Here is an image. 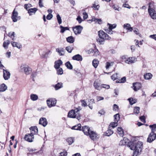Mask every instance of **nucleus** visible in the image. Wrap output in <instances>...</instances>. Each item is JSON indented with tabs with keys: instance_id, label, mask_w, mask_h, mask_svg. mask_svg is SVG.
Returning a JSON list of instances; mask_svg holds the SVG:
<instances>
[{
	"instance_id": "obj_1",
	"label": "nucleus",
	"mask_w": 156,
	"mask_h": 156,
	"mask_svg": "<svg viewBox=\"0 0 156 156\" xmlns=\"http://www.w3.org/2000/svg\"><path fill=\"white\" fill-rule=\"evenodd\" d=\"M31 133L26 134L24 136V139L29 142H32L34 138V135L38 134V129L36 126L31 127L30 128Z\"/></svg>"
},
{
	"instance_id": "obj_2",
	"label": "nucleus",
	"mask_w": 156,
	"mask_h": 156,
	"mask_svg": "<svg viewBox=\"0 0 156 156\" xmlns=\"http://www.w3.org/2000/svg\"><path fill=\"white\" fill-rule=\"evenodd\" d=\"M128 145L130 147V149L132 150L136 151V150H138L140 147L142 150L143 143L140 141L137 142L134 140L133 141H131L128 144Z\"/></svg>"
},
{
	"instance_id": "obj_3",
	"label": "nucleus",
	"mask_w": 156,
	"mask_h": 156,
	"mask_svg": "<svg viewBox=\"0 0 156 156\" xmlns=\"http://www.w3.org/2000/svg\"><path fill=\"white\" fill-rule=\"evenodd\" d=\"M154 2H150L149 3L148 11L151 17L153 19H156V13L154 9Z\"/></svg>"
},
{
	"instance_id": "obj_4",
	"label": "nucleus",
	"mask_w": 156,
	"mask_h": 156,
	"mask_svg": "<svg viewBox=\"0 0 156 156\" xmlns=\"http://www.w3.org/2000/svg\"><path fill=\"white\" fill-rule=\"evenodd\" d=\"M114 122H112L110 123L109 126V128L112 127V128L117 126L118 125V122L119 120L120 117L119 114H117L114 115Z\"/></svg>"
},
{
	"instance_id": "obj_5",
	"label": "nucleus",
	"mask_w": 156,
	"mask_h": 156,
	"mask_svg": "<svg viewBox=\"0 0 156 156\" xmlns=\"http://www.w3.org/2000/svg\"><path fill=\"white\" fill-rule=\"evenodd\" d=\"M99 37L101 38L104 40H109L111 39L110 37L106 33L102 30H100L98 32Z\"/></svg>"
},
{
	"instance_id": "obj_6",
	"label": "nucleus",
	"mask_w": 156,
	"mask_h": 156,
	"mask_svg": "<svg viewBox=\"0 0 156 156\" xmlns=\"http://www.w3.org/2000/svg\"><path fill=\"white\" fill-rule=\"evenodd\" d=\"M56 101L55 99L49 98L47 100V103L48 107L51 108L55 106Z\"/></svg>"
},
{
	"instance_id": "obj_7",
	"label": "nucleus",
	"mask_w": 156,
	"mask_h": 156,
	"mask_svg": "<svg viewBox=\"0 0 156 156\" xmlns=\"http://www.w3.org/2000/svg\"><path fill=\"white\" fill-rule=\"evenodd\" d=\"M68 116L71 118H76L79 120L80 119V116L79 115L78 116H77L75 112L74 111V110H72L69 112L68 114Z\"/></svg>"
},
{
	"instance_id": "obj_8",
	"label": "nucleus",
	"mask_w": 156,
	"mask_h": 156,
	"mask_svg": "<svg viewBox=\"0 0 156 156\" xmlns=\"http://www.w3.org/2000/svg\"><path fill=\"white\" fill-rule=\"evenodd\" d=\"M156 134L155 133H150L149 134L147 140V141L149 143H151L155 140Z\"/></svg>"
},
{
	"instance_id": "obj_9",
	"label": "nucleus",
	"mask_w": 156,
	"mask_h": 156,
	"mask_svg": "<svg viewBox=\"0 0 156 156\" xmlns=\"http://www.w3.org/2000/svg\"><path fill=\"white\" fill-rule=\"evenodd\" d=\"M83 29V27L82 26L79 25L73 27V30L75 34L77 35L80 34Z\"/></svg>"
},
{
	"instance_id": "obj_10",
	"label": "nucleus",
	"mask_w": 156,
	"mask_h": 156,
	"mask_svg": "<svg viewBox=\"0 0 156 156\" xmlns=\"http://www.w3.org/2000/svg\"><path fill=\"white\" fill-rule=\"evenodd\" d=\"M12 18L14 22H16L18 19H20L19 17L18 16V12L15 11V9L13 10L12 12Z\"/></svg>"
},
{
	"instance_id": "obj_11",
	"label": "nucleus",
	"mask_w": 156,
	"mask_h": 156,
	"mask_svg": "<svg viewBox=\"0 0 156 156\" xmlns=\"http://www.w3.org/2000/svg\"><path fill=\"white\" fill-rule=\"evenodd\" d=\"M136 58L135 57H130L124 60V62L126 63L129 64H131L135 62L136 61Z\"/></svg>"
},
{
	"instance_id": "obj_12",
	"label": "nucleus",
	"mask_w": 156,
	"mask_h": 156,
	"mask_svg": "<svg viewBox=\"0 0 156 156\" xmlns=\"http://www.w3.org/2000/svg\"><path fill=\"white\" fill-rule=\"evenodd\" d=\"M3 77L5 80H8L10 77V73L6 70L3 69Z\"/></svg>"
},
{
	"instance_id": "obj_13",
	"label": "nucleus",
	"mask_w": 156,
	"mask_h": 156,
	"mask_svg": "<svg viewBox=\"0 0 156 156\" xmlns=\"http://www.w3.org/2000/svg\"><path fill=\"white\" fill-rule=\"evenodd\" d=\"M21 68L24 69V72L27 75L29 74L31 71V69L28 66L23 65L21 66Z\"/></svg>"
},
{
	"instance_id": "obj_14",
	"label": "nucleus",
	"mask_w": 156,
	"mask_h": 156,
	"mask_svg": "<svg viewBox=\"0 0 156 156\" xmlns=\"http://www.w3.org/2000/svg\"><path fill=\"white\" fill-rule=\"evenodd\" d=\"M82 130L84 134L87 136H88L90 131H91L90 130V128L87 126H84L83 127Z\"/></svg>"
},
{
	"instance_id": "obj_15",
	"label": "nucleus",
	"mask_w": 156,
	"mask_h": 156,
	"mask_svg": "<svg viewBox=\"0 0 156 156\" xmlns=\"http://www.w3.org/2000/svg\"><path fill=\"white\" fill-rule=\"evenodd\" d=\"M88 136H89V137L92 140H94L97 139L98 138V135L96 133L92 131H90Z\"/></svg>"
},
{
	"instance_id": "obj_16",
	"label": "nucleus",
	"mask_w": 156,
	"mask_h": 156,
	"mask_svg": "<svg viewBox=\"0 0 156 156\" xmlns=\"http://www.w3.org/2000/svg\"><path fill=\"white\" fill-rule=\"evenodd\" d=\"M141 87V84L139 83H133V88L135 91H137L139 90Z\"/></svg>"
},
{
	"instance_id": "obj_17",
	"label": "nucleus",
	"mask_w": 156,
	"mask_h": 156,
	"mask_svg": "<svg viewBox=\"0 0 156 156\" xmlns=\"http://www.w3.org/2000/svg\"><path fill=\"white\" fill-rule=\"evenodd\" d=\"M39 124L42 125L43 126L45 127L48 124V122L45 118L42 117L39 120Z\"/></svg>"
},
{
	"instance_id": "obj_18",
	"label": "nucleus",
	"mask_w": 156,
	"mask_h": 156,
	"mask_svg": "<svg viewBox=\"0 0 156 156\" xmlns=\"http://www.w3.org/2000/svg\"><path fill=\"white\" fill-rule=\"evenodd\" d=\"M62 62L61 60H58L55 62L54 67L55 69L59 68L61 65L62 64Z\"/></svg>"
},
{
	"instance_id": "obj_19",
	"label": "nucleus",
	"mask_w": 156,
	"mask_h": 156,
	"mask_svg": "<svg viewBox=\"0 0 156 156\" xmlns=\"http://www.w3.org/2000/svg\"><path fill=\"white\" fill-rule=\"evenodd\" d=\"M56 51L60 55H63L64 54V49L63 48H58L56 49Z\"/></svg>"
},
{
	"instance_id": "obj_20",
	"label": "nucleus",
	"mask_w": 156,
	"mask_h": 156,
	"mask_svg": "<svg viewBox=\"0 0 156 156\" xmlns=\"http://www.w3.org/2000/svg\"><path fill=\"white\" fill-rule=\"evenodd\" d=\"M94 87L96 89L100 90L101 89V87L98 81H95L94 83Z\"/></svg>"
},
{
	"instance_id": "obj_21",
	"label": "nucleus",
	"mask_w": 156,
	"mask_h": 156,
	"mask_svg": "<svg viewBox=\"0 0 156 156\" xmlns=\"http://www.w3.org/2000/svg\"><path fill=\"white\" fill-rule=\"evenodd\" d=\"M53 86L55 88V90H58L63 87V83H58L57 84L53 85Z\"/></svg>"
},
{
	"instance_id": "obj_22",
	"label": "nucleus",
	"mask_w": 156,
	"mask_h": 156,
	"mask_svg": "<svg viewBox=\"0 0 156 156\" xmlns=\"http://www.w3.org/2000/svg\"><path fill=\"white\" fill-rule=\"evenodd\" d=\"M123 28L129 31H132L133 30V28L130 27V24L129 23L124 24L123 25Z\"/></svg>"
},
{
	"instance_id": "obj_23",
	"label": "nucleus",
	"mask_w": 156,
	"mask_h": 156,
	"mask_svg": "<svg viewBox=\"0 0 156 156\" xmlns=\"http://www.w3.org/2000/svg\"><path fill=\"white\" fill-rule=\"evenodd\" d=\"M37 9L36 8L30 9L28 10V12L30 15H31L35 13Z\"/></svg>"
},
{
	"instance_id": "obj_24",
	"label": "nucleus",
	"mask_w": 156,
	"mask_h": 156,
	"mask_svg": "<svg viewBox=\"0 0 156 156\" xmlns=\"http://www.w3.org/2000/svg\"><path fill=\"white\" fill-rule=\"evenodd\" d=\"M72 58L73 60L77 61H82V56L79 54H77L74 56L72 57Z\"/></svg>"
},
{
	"instance_id": "obj_25",
	"label": "nucleus",
	"mask_w": 156,
	"mask_h": 156,
	"mask_svg": "<svg viewBox=\"0 0 156 156\" xmlns=\"http://www.w3.org/2000/svg\"><path fill=\"white\" fill-rule=\"evenodd\" d=\"M117 133L120 136H123L124 135V131L121 127H118L117 128Z\"/></svg>"
},
{
	"instance_id": "obj_26",
	"label": "nucleus",
	"mask_w": 156,
	"mask_h": 156,
	"mask_svg": "<svg viewBox=\"0 0 156 156\" xmlns=\"http://www.w3.org/2000/svg\"><path fill=\"white\" fill-rule=\"evenodd\" d=\"M126 140H127V141H128L129 139L126 138H124L123 140H121L120 141L119 145L121 146H123L126 145Z\"/></svg>"
},
{
	"instance_id": "obj_27",
	"label": "nucleus",
	"mask_w": 156,
	"mask_h": 156,
	"mask_svg": "<svg viewBox=\"0 0 156 156\" xmlns=\"http://www.w3.org/2000/svg\"><path fill=\"white\" fill-rule=\"evenodd\" d=\"M7 88L6 85L4 84L0 85V92H3L5 91Z\"/></svg>"
},
{
	"instance_id": "obj_28",
	"label": "nucleus",
	"mask_w": 156,
	"mask_h": 156,
	"mask_svg": "<svg viewBox=\"0 0 156 156\" xmlns=\"http://www.w3.org/2000/svg\"><path fill=\"white\" fill-rule=\"evenodd\" d=\"M88 101L90 102L88 104V106L90 109H92L93 108V105L94 103V100L93 99H91L89 100Z\"/></svg>"
},
{
	"instance_id": "obj_29",
	"label": "nucleus",
	"mask_w": 156,
	"mask_h": 156,
	"mask_svg": "<svg viewBox=\"0 0 156 156\" xmlns=\"http://www.w3.org/2000/svg\"><path fill=\"white\" fill-rule=\"evenodd\" d=\"M72 129H73L81 130H82L81 128V125L80 124H79L77 125H76L72 127Z\"/></svg>"
},
{
	"instance_id": "obj_30",
	"label": "nucleus",
	"mask_w": 156,
	"mask_h": 156,
	"mask_svg": "<svg viewBox=\"0 0 156 156\" xmlns=\"http://www.w3.org/2000/svg\"><path fill=\"white\" fill-rule=\"evenodd\" d=\"M149 127L151 129V133H154L156 130V124H154L149 126Z\"/></svg>"
},
{
	"instance_id": "obj_31",
	"label": "nucleus",
	"mask_w": 156,
	"mask_h": 156,
	"mask_svg": "<svg viewBox=\"0 0 156 156\" xmlns=\"http://www.w3.org/2000/svg\"><path fill=\"white\" fill-rule=\"evenodd\" d=\"M66 40L68 42L72 43L74 41V39L72 36H70L66 38Z\"/></svg>"
},
{
	"instance_id": "obj_32",
	"label": "nucleus",
	"mask_w": 156,
	"mask_h": 156,
	"mask_svg": "<svg viewBox=\"0 0 156 156\" xmlns=\"http://www.w3.org/2000/svg\"><path fill=\"white\" fill-rule=\"evenodd\" d=\"M144 77L145 79L149 80L152 77V75L151 73H147L144 74Z\"/></svg>"
},
{
	"instance_id": "obj_33",
	"label": "nucleus",
	"mask_w": 156,
	"mask_h": 156,
	"mask_svg": "<svg viewBox=\"0 0 156 156\" xmlns=\"http://www.w3.org/2000/svg\"><path fill=\"white\" fill-rule=\"evenodd\" d=\"M11 44L13 47H16L19 49L20 48L22 47L20 44L14 42H12Z\"/></svg>"
},
{
	"instance_id": "obj_34",
	"label": "nucleus",
	"mask_w": 156,
	"mask_h": 156,
	"mask_svg": "<svg viewBox=\"0 0 156 156\" xmlns=\"http://www.w3.org/2000/svg\"><path fill=\"white\" fill-rule=\"evenodd\" d=\"M113 133V131L110 128H108V129L106 132V135L108 136H109Z\"/></svg>"
},
{
	"instance_id": "obj_35",
	"label": "nucleus",
	"mask_w": 156,
	"mask_h": 156,
	"mask_svg": "<svg viewBox=\"0 0 156 156\" xmlns=\"http://www.w3.org/2000/svg\"><path fill=\"white\" fill-rule=\"evenodd\" d=\"M31 99L33 101H36L38 99V96L36 94H32L30 96Z\"/></svg>"
},
{
	"instance_id": "obj_36",
	"label": "nucleus",
	"mask_w": 156,
	"mask_h": 156,
	"mask_svg": "<svg viewBox=\"0 0 156 156\" xmlns=\"http://www.w3.org/2000/svg\"><path fill=\"white\" fill-rule=\"evenodd\" d=\"M107 26L108 27V29L110 30H112L113 29L115 28L116 26V25L115 24H112L109 23L107 24Z\"/></svg>"
},
{
	"instance_id": "obj_37",
	"label": "nucleus",
	"mask_w": 156,
	"mask_h": 156,
	"mask_svg": "<svg viewBox=\"0 0 156 156\" xmlns=\"http://www.w3.org/2000/svg\"><path fill=\"white\" fill-rule=\"evenodd\" d=\"M99 64V61L96 59H94L92 62V64L93 66L95 68H96L98 66V64Z\"/></svg>"
},
{
	"instance_id": "obj_38",
	"label": "nucleus",
	"mask_w": 156,
	"mask_h": 156,
	"mask_svg": "<svg viewBox=\"0 0 156 156\" xmlns=\"http://www.w3.org/2000/svg\"><path fill=\"white\" fill-rule=\"evenodd\" d=\"M128 100L129 102V103L131 105H133L136 102V100L135 99H133L132 98H130L128 99Z\"/></svg>"
},
{
	"instance_id": "obj_39",
	"label": "nucleus",
	"mask_w": 156,
	"mask_h": 156,
	"mask_svg": "<svg viewBox=\"0 0 156 156\" xmlns=\"http://www.w3.org/2000/svg\"><path fill=\"white\" fill-rule=\"evenodd\" d=\"M65 66L67 68L70 69H73V66L69 62H67L65 63Z\"/></svg>"
},
{
	"instance_id": "obj_40",
	"label": "nucleus",
	"mask_w": 156,
	"mask_h": 156,
	"mask_svg": "<svg viewBox=\"0 0 156 156\" xmlns=\"http://www.w3.org/2000/svg\"><path fill=\"white\" fill-rule=\"evenodd\" d=\"M60 27L61 29L60 32L62 33H64L66 30H69V28L68 27H64L62 26L61 25L60 26Z\"/></svg>"
},
{
	"instance_id": "obj_41",
	"label": "nucleus",
	"mask_w": 156,
	"mask_h": 156,
	"mask_svg": "<svg viewBox=\"0 0 156 156\" xmlns=\"http://www.w3.org/2000/svg\"><path fill=\"white\" fill-rule=\"evenodd\" d=\"M57 69V73L58 75H62L63 73V70L61 68L56 69Z\"/></svg>"
},
{
	"instance_id": "obj_42",
	"label": "nucleus",
	"mask_w": 156,
	"mask_h": 156,
	"mask_svg": "<svg viewBox=\"0 0 156 156\" xmlns=\"http://www.w3.org/2000/svg\"><path fill=\"white\" fill-rule=\"evenodd\" d=\"M10 42L9 41L7 40L4 41L3 44V46L5 48H7L8 45L9 44Z\"/></svg>"
},
{
	"instance_id": "obj_43",
	"label": "nucleus",
	"mask_w": 156,
	"mask_h": 156,
	"mask_svg": "<svg viewBox=\"0 0 156 156\" xmlns=\"http://www.w3.org/2000/svg\"><path fill=\"white\" fill-rule=\"evenodd\" d=\"M140 148V147L138 150L137 149L134 152L133 156H137L138 154L141 151V149Z\"/></svg>"
},
{
	"instance_id": "obj_44",
	"label": "nucleus",
	"mask_w": 156,
	"mask_h": 156,
	"mask_svg": "<svg viewBox=\"0 0 156 156\" xmlns=\"http://www.w3.org/2000/svg\"><path fill=\"white\" fill-rule=\"evenodd\" d=\"M67 141L69 145H71L74 142V139L72 137L69 138L67 139Z\"/></svg>"
},
{
	"instance_id": "obj_45",
	"label": "nucleus",
	"mask_w": 156,
	"mask_h": 156,
	"mask_svg": "<svg viewBox=\"0 0 156 156\" xmlns=\"http://www.w3.org/2000/svg\"><path fill=\"white\" fill-rule=\"evenodd\" d=\"M66 49L69 53H71V52L73 50V48L71 46H68L66 48Z\"/></svg>"
},
{
	"instance_id": "obj_46",
	"label": "nucleus",
	"mask_w": 156,
	"mask_h": 156,
	"mask_svg": "<svg viewBox=\"0 0 156 156\" xmlns=\"http://www.w3.org/2000/svg\"><path fill=\"white\" fill-rule=\"evenodd\" d=\"M140 108L139 107H136L134 108V112L136 114H138L140 112Z\"/></svg>"
},
{
	"instance_id": "obj_47",
	"label": "nucleus",
	"mask_w": 156,
	"mask_h": 156,
	"mask_svg": "<svg viewBox=\"0 0 156 156\" xmlns=\"http://www.w3.org/2000/svg\"><path fill=\"white\" fill-rule=\"evenodd\" d=\"M91 7L95 10H98L99 8V5H96L95 4H94Z\"/></svg>"
},
{
	"instance_id": "obj_48",
	"label": "nucleus",
	"mask_w": 156,
	"mask_h": 156,
	"mask_svg": "<svg viewBox=\"0 0 156 156\" xmlns=\"http://www.w3.org/2000/svg\"><path fill=\"white\" fill-rule=\"evenodd\" d=\"M57 18L58 20V21L59 24H61L62 23V20L61 17L59 14H58L57 15Z\"/></svg>"
},
{
	"instance_id": "obj_49",
	"label": "nucleus",
	"mask_w": 156,
	"mask_h": 156,
	"mask_svg": "<svg viewBox=\"0 0 156 156\" xmlns=\"http://www.w3.org/2000/svg\"><path fill=\"white\" fill-rule=\"evenodd\" d=\"M14 32H10L9 33L8 36L11 38H12L13 40H14Z\"/></svg>"
},
{
	"instance_id": "obj_50",
	"label": "nucleus",
	"mask_w": 156,
	"mask_h": 156,
	"mask_svg": "<svg viewBox=\"0 0 156 156\" xmlns=\"http://www.w3.org/2000/svg\"><path fill=\"white\" fill-rule=\"evenodd\" d=\"M67 155V152L66 151H63L60 153L58 156H66Z\"/></svg>"
},
{
	"instance_id": "obj_51",
	"label": "nucleus",
	"mask_w": 156,
	"mask_h": 156,
	"mask_svg": "<svg viewBox=\"0 0 156 156\" xmlns=\"http://www.w3.org/2000/svg\"><path fill=\"white\" fill-rule=\"evenodd\" d=\"M126 77H122V78L121 79V80H119V81H120L119 82H118L117 81H116V82L117 83H124V82H125L126 81Z\"/></svg>"
},
{
	"instance_id": "obj_52",
	"label": "nucleus",
	"mask_w": 156,
	"mask_h": 156,
	"mask_svg": "<svg viewBox=\"0 0 156 156\" xmlns=\"http://www.w3.org/2000/svg\"><path fill=\"white\" fill-rule=\"evenodd\" d=\"M105 40L102 38L99 37V38H98L97 40V42L100 43V44H101Z\"/></svg>"
},
{
	"instance_id": "obj_53",
	"label": "nucleus",
	"mask_w": 156,
	"mask_h": 156,
	"mask_svg": "<svg viewBox=\"0 0 156 156\" xmlns=\"http://www.w3.org/2000/svg\"><path fill=\"white\" fill-rule=\"evenodd\" d=\"M117 73L113 74L112 76H111L112 79L113 80H115L116 79H117Z\"/></svg>"
},
{
	"instance_id": "obj_54",
	"label": "nucleus",
	"mask_w": 156,
	"mask_h": 156,
	"mask_svg": "<svg viewBox=\"0 0 156 156\" xmlns=\"http://www.w3.org/2000/svg\"><path fill=\"white\" fill-rule=\"evenodd\" d=\"M81 102L82 103V105L83 106L85 107L87 106V103L86 101L84 100H81Z\"/></svg>"
},
{
	"instance_id": "obj_55",
	"label": "nucleus",
	"mask_w": 156,
	"mask_h": 156,
	"mask_svg": "<svg viewBox=\"0 0 156 156\" xmlns=\"http://www.w3.org/2000/svg\"><path fill=\"white\" fill-rule=\"evenodd\" d=\"M140 120L144 123L145 122V117L144 116H141L140 117Z\"/></svg>"
},
{
	"instance_id": "obj_56",
	"label": "nucleus",
	"mask_w": 156,
	"mask_h": 156,
	"mask_svg": "<svg viewBox=\"0 0 156 156\" xmlns=\"http://www.w3.org/2000/svg\"><path fill=\"white\" fill-rule=\"evenodd\" d=\"M112 30H110L109 29H105V30L106 32L109 34H112L113 33V31Z\"/></svg>"
},
{
	"instance_id": "obj_57",
	"label": "nucleus",
	"mask_w": 156,
	"mask_h": 156,
	"mask_svg": "<svg viewBox=\"0 0 156 156\" xmlns=\"http://www.w3.org/2000/svg\"><path fill=\"white\" fill-rule=\"evenodd\" d=\"M113 110L114 111H116L119 108L118 106L116 104H114L113 106Z\"/></svg>"
},
{
	"instance_id": "obj_58",
	"label": "nucleus",
	"mask_w": 156,
	"mask_h": 156,
	"mask_svg": "<svg viewBox=\"0 0 156 156\" xmlns=\"http://www.w3.org/2000/svg\"><path fill=\"white\" fill-rule=\"evenodd\" d=\"M83 18L85 20L87 19L88 17V15L87 12H84L83 13Z\"/></svg>"
},
{
	"instance_id": "obj_59",
	"label": "nucleus",
	"mask_w": 156,
	"mask_h": 156,
	"mask_svg": "<svg viewBox=\"0 0 156 156\" xmlns=\"http://www.w3.org/2000/svg\"><path fill=\"white\" fill-rule=\"evenodd\" d=\"M31 7V5L30 4H25L24 5V8L25 9H27L28 8Z\"/></svg>"
},
{
	"instance_id": "obj_60",
	"label": "nucleus",
	"mask_w": 156,
	"mask_h": 156,
	"mask_svg": "<svg viewBox=\"0 0 156 156\" xmlns=\"http://www.w3.org/2000/svg\"><path fill=\"white\" fill-rule=\"evenodd\" d=\"M53 17V15L51 14H48L46 17V18L48 20H51Z\"/></svg>"
},
{
	"instance_id": "obj_61",
	"label": "nucleus",
	"mask_w": 156,
	"mask_h": 156,
	"mask_svg": "<svg viewBox=\"0 0 156 156\" xmlns=\"http://www.w3.org/2000/svg\"><path fill=\"white\" fill-rule=\"evenodd\" d=\"M104 99L103 97L100 96H97L96 97V99L97 101H99L100 100H103Z\"/></svg>"
},
{
	"instance_id": "obj_62",
	"label": "nucleus",
	"mask_w": 156,
	"mask_h": 156,
	"mask_svg": "<svg viewBox=\"0 0 156 156\" xmlns=\"http://www.w3.org/2000/svg\"><path fill=\"white\" fill-rule=\"evenodd\" d=\"M86 52L88 54H91L94 52V50L93 49H90L86 51Z\"/></svg>"
},
{
	"instance_id": "obj_63",
	"label": "nucleus",
	"mask_w": 156,
	"mask_h": 156,
	"mask_svg": "<svg viewBox=\"0 0 156 156\" xmlns=\"http://www.w3.org/2000/svg\"><path fill=\"white\" fill-rule=\"evenodd\" d=\"M76 20L78 21V22L79 23H81L82 21L81 17L80 16H79L77 18Z\"/></svg>"
},
{
	"instance_id": "obj_64",
	"label": "nucleus",
	"mask_w": 156,
	"mask_h": 156,
	"mask_svg": "<svg viewBox=\"0 0 156 156\" xmlns=\"http://www.w3.org/2000/svg\"><path fill=\"white\" fill-rule=\"evenodd\" d=\"M81 108L80 107H79L78 108H76L74 110V111L76 113H77L79 111L81 110Z\"/></svg>"
}]
</instances>
